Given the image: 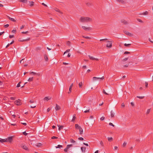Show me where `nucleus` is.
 Segmentation results:
<instances>
[{
  "mask_svg": "<svg viewBox=\"0 0 153 153\" xmlns=\"http://www.w3.org/2000/svg\"><path fill=\"white\" fill-rule=\"evenodd\" d=\"M79 21L81 22H92V19L88 17H81L79 19Z\"/></svg>",
  "mask_w": 153,
  "mask_h": 153,
  "instance_id": "f257e3e1",
  "label": "nucleus"
},
{
  "mask_svg": "<svg viewBox=\"0 0 153 153\" xmlns=\"http://www.w3.org/2000/svg\"><path fill=\"white\" fill-rule=\"evenodd\" d=\"M108 43L106 45V47L109 48H111L112 46V43L111 41H108Z\"/></svg>",
  "mask_w": 153,
  "mask_h": 153,
  "instance_id": "f03ea898",
  "label": "nucleus"
},
{
  "mask_svg": "<svg viewBox=\"0 0 153 153\" xmlns=\"http://www.w3.org/2000/svg\"><path fill=\"white\" fill-rule=\"evenodd\" d=\"M15 103L18 105H20L22 104V102H21V100L19 99L15 101Z\"/></svg>",
  "mask_w": 153,
  "mask_h": 153,
  "instance_id": "7ed1b4c3",
  "label": "nucleus"
},
{
  "mask_svg": "<svg viewBox=\"0 0 153 153\" xmlns=\"http://www.w3.org/2000/svg\"><path fill=\"white\" fill-rule=\"evenodd\" d=\"M124 33L126 34V35H128L129 36H132L133 34H131V33L129 32L127 30H124L123 31Z\"/></svg>",
  "mask_w": 153,
  "mask_h": 153,
  "instance_id": "20e7f679",
  "label": "nucleus"
},
{
  "mask_svg": "<svg viewBox=\"0 0 153 153\" xmlns=\"http://www.w3.org/2000/svg\"><path fill=\"white\" fill-rule=\"evenodd\" d=\"M30 40V38H28V39H22L21 38H19V41L20 42H24V41H29Z\"/></svg>",
  "mask_w": 153,
  "mask_h": 153,
  "instance_id": "39448f33",
  "label": "nucleus"
},
{
  "mask_svg": "<svg viewBox=\"0 0 153 153\" xmlns=\"http://www.w3.org/2000/svg\"><path fill=\"white\" fill-rule=\"evenodd\" d=\"M104 78V76H102L101 78H98V77H94L93 78V80H97V79H103Z\"/></svg>",
  "mask_w": 153,
  "mask_h": 153,
  "instance_id": "423d86ee",
  "label": "nucleus"
},
{
  "mask_svg": "<svg viewBox=\"0 0 153 153\" xmlns=\"http://www.w3.org/2000/svg\"><path fill=\"white\" fill-rule=\"evenodd\" d=\"M6 139V140H7V142H11L13 140V137H9L8 138Z\"/></svg>",
  "mask_w": 153,
  "mask_h": 153,
  "instance_id": "0eeeda50",
  "label": "nucleus"
},
{
  "mask_svg": "<svg viewBox=\"0 0 153 153\" xmlns=\"http://www.w3.org/2000/svg\"><path fill=\"white\" fill-rule=\"evenodd\" d=\"M82 27L84 30H89L91 29V28L90 27H87L85 26H82Z\"/></svg>",
  "mask_w": 153,
  "mask_h": 153,
  "instance_id": "6e6552de",
  "label": "nucleus"
},
{
  "mask_svg": "<svg viewBox=\"0 0 153 153\" xmlns=\"http://www.w3.org/2000/svg\"><path fill=\"white\" fill-rule=\"evenodd\" d=\"M55 109L56 111L59 110L61 109V107L57 104H56V106L55 107Z\"/></svg>",
  "mask_w": 153,
  "mask_h": 153,
  "instance_id": "1a4fd4ad",
  "label": "nucleus"
},
{
  "mask_svg": "<svg viewBox=\"0 0 153 153\" xmlns=\"http://www.w3.org/2000/svg\"><path fill=\"white\" fill-rule=\"evenodd\" d=\"M88 56L91 59L95 60L97 61H98L99 60V59H98L95 58H94L93 57L91 56L90 55H88Z\"/></svg>",
  "mask_w": 153,
  "mask_h": 153,
  "instance_id": "9d476101",
  "label": "nucleus"
},
{
  "mask_svg": "<svg viewBox=\"0 0 153 153\" xmlns=\"http://www.w3.org/2000/svg\"><path fill=\"white\" fill-rule=\"evenodd\" d=\"M73 83L71 84V85L70 86L69 88V91L68 92V94L70 93L71 91V89L73 86Z\"/></svg>",
  "mask_w": 153,
  "mask_h": 153,
  "instance_id": "9b49d317",
  "label": "nucleus"
},
{
  "mask_svg": "<svg viewBox=\"0 0 153 153\" xmlns=\"http://www.w3.org/2000/svg\"><path fill=\"white\" fill-rule=\"evenodd\" d=\"M7 16L8 18L10 20H11V21H13V22H16V21L14 19L10 18L9 16Z\"/></svg>",
  "mask_w": 153,
  "mask_h": 153,
  "instance_id": "f8f14e48",
  "label": "nucleus"
},
{
  "mask_svg": "<svg viewBox=\"0 0 153 153\" xmlns=\"http://www.w3.org/2000/svg\"><path fill=\"white\" fill-rule=\"evenodd\" d=\"M6 139H2L1 138H0V142L3 143L4 142H7V140H6Z\"/></svg>",
  "mask_w": 153,
  "mask_h": 153,
  "instance_id": "ddd939ff",
  "label": "nucleus"
},
{
  "mask_svg": "<svg viewBox=\"0 0 153 153\" xmlns=\"http://www.w3.org/2000/svg\"><path fill=\"white\" fill-rule=\"evenodd\" d=\"M79 134H82L83 132V130L82 129L81 127L79 128Z\"/></svg>",
  "mask_w": 153,
  "mask_h": 153,
  "instance_id": "4468645a",
  "label": "nucleus"
},
{
  "mask_svg": "<svg viewBox=\"0 0 153 153\" xmlns=\"http://www.w3.org/2000/svg\"><path fill=\"white\" fill-rule=\"evenodd\" d=\"M57 126L59 127V130L60 131L61 129H62L64 126H63L62 125L61 126L60 125H57Z\"/></svg>",
  "mask_w": 153,
  "mask_h": 153,
  "instance_id": "2eb2a0df",
  "label": "nucleus"
},
{
  "mask_svg": "<svg viewBox=\"0 0 153 153\" xmlns=\"http://www.w3.org/2000/svg\"><path fill=\"white\" fill-rule=\"evenodd\" d=\"M44 58L45 61H48V58L46 54L44 55Z\"/></svg>",
  "mask_w": 153,
  "mask_h": 153,
  "instance_id": "dca6fc26",
  "label": "nucleus"
},
{
  "mask_svg": "<svg viewBox=\"0 0 153 153\" xmlns=\"http://www.w3.org/2000/svg\"><path fill=\"white\" fill-rule=\"evenodd\" d=\"M55 10L56 11V12H57L59 13L60 14H62V12H61L60 10L58 9V8H55Z\"/></svg>",
  "mask_w": 153,
  "mask_h": 153,
  "instance_id": "f3484780",
  "label": "nucleus"
},
{
  "mask_svg": "<svg viewBox=\"0 0 153 153\" xmlns=\"http://www.w3.org/2000/svg\"><path fill=\"white\" fill-rule=\"evenodd\" d=\"M121 22L125 25H126L128 23L126 21L123 19L121 20Z\"/></svg>",
  "mask_w": 153,
  "mask_h": 153,
  "instance_id": "a211bd4d",
  "label": "nucleus"
},
{
  "mask_svg": "<svg viewBox=\"0 0 153 153\" xmlns=\"http://www.w3.org/2000/svg\"><path fill=\"white\" fill-rule=\"evenodd\" d=\"M51 97H45L44 98V100H46L47 101H48L49 100H50L51 99Z\"/></svg>",
  "mask_w": 153,
  "mask_h": 153,
  "instance_id": "6ab92c4d",
  "label": "nucleus"
},
{
  "mask_svg": "<svg viewBox=\"0 0 153 153\" xmlns=\"http://www.w3.org/2000/svg\"><path fill=\"white\" fill-rule=\"evenodd\" d=\"M117 2H118L119 3H120L122 4H124L125 3V1L123 0H116Z\"/></svg>",
  "mask_w": 153,
  "mask_h": 153,
  "instance_id": "aec40b11",
  "label": "nucleus"
},
{
  "mask_svg": "<svg viewBox=\"0 0 153 153\" xmlns=\"http://www.w3.org/2000/svg\"><path fill=\"white\" fill-rule=\"evenodd\" d=\"M114 112L112 111H111V117H114Z\"/></svg>",
  "mask_w": 153,
  "mask_h": 153,
  "instance_id": "412c9836",
  "label": "nucleus"
},
{
  "mask_svg": "<svg viewBox=\"0 0 153 153\" xmlns=\"http://www.w3.org/2000/svg\"><path fill=\"white\" fill-rule=\"evenodd\" d=\"M81 149L82 150V152H85V150L86 149L85 147H82L81 148Z\"/></svg>",
  "mask_w": 153,
  "mask_h": 153,
  "instance_id": "4be33fe9",
  "label": "nucleus"
},
{
  "mask_svg": "<svg viewBox=\"0 0 153 153\" xmlns=\"http://www.w3.org/2000/svg\"><path fill=\"white\" fill-rule=\"evenodd\" d=\"M30 74H34V75H35V74H37V75H38V76H39L40 75V74H37L36 73L34 72H30Z\"/></svg>",
  "mask_w": 153,
  "mask_h": 153,
  "instance_id": "5701e85b",
  "label": "nucleus"
},
{
  "mask_svg": "<svg viewBox=\"0 0 153 153\" xmlns=\"http://www.w3.org/2000/svg\"><path fill=\"white\" fill-rule=\"evenodd\" d=\"M22 148L24 149H25V150H28V148L26 146H25V145H23V146H22Z\"/></svg>",
  "mask_w": 153,
  "mask_h": 153,
  "instance_id": "b1692460",
  "label": "nucleus"
},
{
  "mask_svg": "<svg viewBox=\"0 0 153 153\" xmlns=\"http://www.w3.org/2000/svg\"><path fill=\"white\" fill-rule=\"evenodd\" d=\"M75 127L76 128L78 129L79 128L81 127L80 126H79L78 124H76L75 125Z\"/></svg>",
  "mask_w": 153,
  "mask_h": 153,
  "instance_id": "393cba45",
  "label": "nucleus"
},
{
  "mask_svg": "<svg viewBox=\"0 0 153 153\" xmlns=\"http://www.w3.org/2000/svg\"><path fill=\"white\" fill-rule=\"evenodd\" d=\"M29 3L30 4V6L31 7L33 6L34 5V2L33 1H29Z\"/></svg>",
  "mask_w": 153,
  "mask_h": 153,
  "instance_id": "a878e982",
  "label": "nucleus"
},
{
  "mask_svg": "<svg viewBox=\"0 0 153 153\" xmlns=\"http://www.w3.org/2000/svg\"><path fill=\"white\" fill-rule=\"evenodd\" d=\"M124 45L125 46L129 47H130V46L131 45V44H127L126 43H125L124 44Z\"/></svg>",
  "mask_w": 153,
  "mask_h": 153,
  "instance_id": "bb28decb",
  "label": "nucleus"
},
{
  "mask_svg": "<svg viewBox=\"0 0 153 153\" xmlns=\"http://www.w3.org/2000/svg\"><path fill=\"white\" fill-rule=\"evenodd\" d=\"M108 140L109 141H111L113 140V138L112 137H108Z\"/></svg>",
  "mask_w": 153,
  "mask_h": 153,
  "instance_id": "cd10ccee",
  "label": "nucleus"
},
{
  "mask_svg": "<svg viewBox=\"0 0 153 153\" xmlns=\"http://www.w3.org/2000/svg\"><path fill=\"white\" fill-rule=\"evenodd\" d=\"M148 12L147 11H146L145 12L142 13V15H147L148 14Z\"/></svg>",
  "mask_w": 153,
  "mask_h": 153,
  "instance_id": "c85d7f7f",
  "label": "nucleus"
},
{
  "mask_svg": "<svg viewBox=\"0 0 153 153\" xmlns=\"http://www.w3.org/2000/svg\"><path fill=\"white\" fill-rule=\"evenodd\" d=\"M19 1L24 3H26L27 2V0H20Z\"/></svg>",
  "mask_w": 153,
  "mask_h": 153,
  "instance_id": "c756f323",
  "label": "nucleus"
},
{
  "mask_svg": "<svg viewBox=\"0 0 153 153\" xmlns=\"http://www.w3.org/2000/svg\"><path fill=\"white\" fill-rule=\"evenodd\" d=\"M79 87L80 88H82V82H80L79 84Z\"/></svg>",
  "mask_w": 153,
  "mask_h": 153,
  "instance_id": "7c9ffc66",
  "label": "nucleus"
},
{
  "mask_svg": "<svg viewBox=\"0 0 153 153\" xmlns=\"http://www.w3.org/2000/svg\"><path fill=\"white\" fill-rule=\"evenodd\" d=\"M42 145V144L40 143H38L36 144V146L37 147H39Z\"/></svg>",
  "mask_w": 153,
  "mask_h": 153,
  "instance_id": "2f4dec72",
  "label": "nucleus"
},
{
  "mask_svg": "<svg viewBox=\"0 0 153 153\" xmlns=\"http://www.w3.org/2000/svg\"><path fill=\"white\" fill-rule=\"evenodd\" d=\"M33 77L29 78L28 79V81L29 82L32 81H33Z\"/></svg>",
  "mask_w": 153,
  "mask_h": 153,
  "instance_id": "473e14b6",
  "label": "nucleus"
},
{
  "mask_svg": "<svg viewBox=\"0 0 153 153\" xmlns=\"http://www.w3.org/2000/svg\"><path fill=\"white\" fill-rule=\"evenodd\" d=\"M66 45L69 46H70L71 45V42L69 41H68L66 42Z\"/></svg>",
  "mask_w": 153,
  "mask_h": 153,
  "instance_id": "72a5a7b5",
  "label": "nucleus"
},
{
  "mask_svg": "<svg viewBox=\"0 0 153 153\" xmlns=\"http://www.w3.org/2000/svg\"><path fill=\"white\" fill-rule=\"evenodd\" d=\"M72 144L68 145L67 146L66 148L68 149L70 147H72Z\"/></svg>",
  "mask_w": 153,
  "mask_h": 153,
  "instance_id": "f704fd0d",
  "label": "nucleus"
},
{
  "mask_svg": "<svg viewBox=\"0 0 153 153\" xmlns=\"http://www.w3.org/2000/svg\"><path fill=\"white\" fill-rule=\"evenodd\" d=\"M62 145H58L57 146H56V148H60L61 147H62Z\"/></svg>",
  "mask_w": 153,
  "mask_h": 153,
  "instance_id": "c9c22d12",
  "label": "nucleus"
},
{
  "mask_svg": "<svg viewBox=\"0 0 153 153\" xmlns=\"http://www.w3.org/2000/svg\"><path fill=\"white\" fill-rule=\"evenodd\" d=\"M70 142L71 143H74L76 142V141L72 139H70Z\"/></svg>",
  "mask_w": 153,
  "mask_h": 153,
  "instance_id": "e433bc0d",
  "label": "nucleus"
},
{
  "mask_svg": "<svg viewBox=\"0 0 153 153\" xmlns=\"http://www.w3.org/2000/svg\"><path fill=\"white\" fill-rule=\"evenodd\" d=\"M41 49V48L39 47H37L36 48V50L38 51V50H40Z\"/></svg>",
  "mask_w": 153,
  "mask_h": 153,
  "instance_id": "4c0bfd02",
  "label": "nucleus"
},
{
  "mask_svg": "<svg viewBox=\"0 0 153 153\" xmlns=\"http://www.w3.org/2000/svg\"><path fill=\"white\" fill-rule=\"evenodd\" d=\"M137 97L140 98V99H143L144 97V96H137Z\"/></svg>",
  "mask_w": 153,
  "mask_h": 153,
  "instance_id": "58836bf2",
  "label": "nucleus"
},
{
  "mask_svg": "<svg viewBox=\"0 0 153 153\" xmlns=\"http://www.w3.org/2000/svg\"><path fill=\"white\" fill-rule=\"evenodd\" d=\"M76 117L75 116H73V118L72 120L71 121H72V122H74V121L75 119H76Z\"/></svg>",
  "mask_w": 153,
  "mask_h": 153,
  "instance_id": "ea45409f",
  "label": "nucleus"
},
{
  "mask_svg": "<svg viewBox=\"0 0 153 153\" xmlns=\"http://www.w3.org/2000/svg\"><path fill=\"white\" fill-rule=\"evenodd\" d=\"M89 110H90V109H89V108H88V109L87 110L85 111H84V112L85 113H88V112H89Z\"/></svg>",
  "mask_w": 153,
  "mask_h": 153,
  "instance_id": "a19ab883",
  "label": "nucleus"
},
{
  "mask_svg": "<svg viewBox=\"0 0 153 153\" xmlns=\"http://www.w3.org/2000/svg\"><path fill=\"white\" fill-rule=\"evenodd\" d=\"M100 144L101 145V146H104V144H103V143L102 141H100Z\"/></svg>",
  "mask_w": 153,
  "mask_h": 153,
  "instance_id": "79ce46f5",
  "label": "nucleus"
},
{
  "mask_svg": "<svg viewBox=\"0 0 153 153\" xmlns=\"http://www.w3.org/2000/svg\"><path fill=\"white\" fill-rule=\"evenodd\" d=\"M102 93L104 94H105L106 95H108V94L105 91V90L104 89L103 90Z\"/></svg>",
  "mask_w": 153,
  "mask_h": 153,
  "instance_id": "37998d69",
  "label": "nucleus"
},
{
  "mask_svg": "<svg viewBox=\"0 0 153 153\" xmlns=\"http://www.w3.org/2000/svg\"><path fill=\"white\" fill-rule=\"evenodd\" d=\"M126 144H127L126 143V142H124L123 145V147H125L126 146Z\"/></svg>",
  "mask_w": 153,
  "mask_h": 153,
  "instance_id": "c03bdc74",
  "label": "nucleus"
},
{
  "mask_svg": "<svg viewBox=\"0 0 153 153\" xmlns=\"http://www.w3.org/2000/svg\"><path fill=\"white\" fill-rule=\"evenodd\" d=\"M70 51V49H68L64 53V55L66 53H67L69 52Z\"/></svg>",
  "mask_w": 153,
  "mask_h": 153,
  "instance_id": "a18cd8bd",
  "label": "nucleus"
},
{
  "mask_svg": "<svg viewBox=\"0 0 153 153\" xmlns=\"http://www.w3.org/2000/svg\"><path fill=\"white\" fill-rule=\"evenodd\" d=\"M21 83V82H20L17 84V87H19L20 86V83Z\"/></svg>",
  "mask_w": 153,
  "mask_h": 153,
  "instance_id": "49530a36",
  "label": "nucleus"
},
{
  "mask_svg": "<svg viewBox=\"0 0 153 153\" xmlns=\"http://www.w3.org/2000/svg\"><path fill=\"white\" fill-rule=\"evenodd\" d=\"M137 20L139 22H141V23H143V21L142 20H141L140 19H137Z\"/></svg>",
  "mask_w": 153,
  "mask_h": 153,
  "instance_id": "de8ad7c7",
  "label": "nucleus"
},
{
  "mask_svg": "<svg viewBox=\"0 0 153 153\" xmlns=\"http://www.w3.org/2000/svg\"><path fill=\"white\" fill-rule=\"evenodd\" d=\"M128 57L126 58H125L123 60V62L126 61H127V60H128Z\"/></svg>",
  "mask_w": 153,
  "mask_h": 153,
  "instance_id": "09e8293b",
  "label": "nucleus"
},
{
  "mask_svg": "<svg viewBox=\"0 0 153 153\" xmlns=\"http://www.w3.org/2000/svg\"><path fill=\"white\" fill-rule=\"evenodd\" d=\"M82 37L86 39H90V38L88 36H83Z\"/></svg>",
  "mask_w": 153,
  "mask_h": 153,
  "instance_id": "8fccbe9b",
  "label": "nucleus"
},
{
  "mask_svg": "<svg viewBox=\"0 0 153 153\" xmlns=\"http://www.w3.org/2000/svg\"><path fill=\"white\" fill-rule=\"evenodd\" d=\"M9 25L8 24H7L6 25H5L4 26V27L5 28H7V27H9Z\"/></svg>",
  "mask_w": 153,
  "mask_h": 153,
  "instance_id": "3c124183",
  "label": "nucleus"
},
{
  "mask_svg": "<svg viewBox=\"0 0 153 153\" xmlns=\"http://www.w3.org/2000/svg\"><path fill=\"white\" fill-rule=\"evenodd\" d=\"M150 109H148L147 111L146 112V114H149V112H150Z\"/></svg>",
  "mask_w": 153,
  "mask_h": 153,
  "instance_id": "603ef678",
  "label": "nucleus"
},
{
  "mask_svg": "<svg viewBox=\"0 0 153 153\" xmlns=\"http://www.w3.org/2000/svg\"><path fill=\"white\" fill-rule=\"evenodd\" d=\"M58 138V137L55 136H53L51 137L52 139H57Z\"/></svg>",
  "mask_w": 153,
  "mask_h": 153,
  "instance_id": "864d4df0",
  "label": "nucleus"
},
{
  "mask_svg": "<svg viewBox=\"0 0 153 153\" xmlns=\"http://www.w3.org/2000/svg\"><path fill=\"white\" fill-rule=\"evenodd\" d=\"M29 102H30V103H34V101L33 100H32L29 101Z\"/></svg>",
  "mask_w": 153,
  "mask_h": 153,
  "instance_id": "5fc2aeb1",
  "label": "nucleus"
},
{
  "mask_svg": "<svg viewBox=\"0 0 153 153\" xmlns=\"http://www.w3.org/2000/svg\"><path fill=\"white\" fill-rule=\"evenodd\" d=\"M10 114L11 115H12L13 114H14V112L13 111H10Z\"/></svg>",
  "mask_w": 153,
  "mask_h": 153,
  "instance_id": "6e6d98bb",
  "label": "nucleus"
},
{
  "mask_svg": "<svg viewBox=\"0 0 153 153\" xmlns=\"http://www.w3.org/2000/svg\"><path fill=\"white\" fill-rule=\"evenodd\" d=\"M10 100H15V98L14 97H10Z\"/></svg>",
  "mask_w": 153,
  "mask_h": 153,
  "instance_id": "4d7b16f0",
  "label": "nucleus"
},
{
  "mask_svg": "<svg viewBox=\"0 0 153 153\" xmlns=\"http://www.w3.org/2000/svg\"><path fill=\"white\" fill-rule=\"evenodd\" d=\"M109 125L110 126H112L113 127H114V125H113L112 123H109Z\"/></svg>",
  "mask_w": 153,
  "mask_h": 153,
  "instance_id": "13d9d810",
  "label": "nucleus"
},
{
  "mask_svg": "<svg viewBox=\"0 0 153 153\" xmlns=\"http://www.w3.org/2000/svg\"><path fill=\"white\" fill-rule=\"evenodd\" d=\"M105 119V117H102L101 118H100V120H103Z\"/></svg>",
  "mask_w": 153,
  "mask_h": 153,
  "instance_id": "bf43d9fd",
  "label": "nucleus"
},
{
  "mask_svg": "<svg viewBox=\"0 0 153 153\" xmlns=\"http://www.w3.org/2000/svg\"><path fill=\"white\" fill-rule=\"evenodd\" d=\"M86 5L88 6H89L91 5V3L89 2L87 3L86 4Z\"/></svg>",
  "mask_w": 153,
  "mask_h": 153,
  "instance_id": "052dcab7",
  "label": "nucleus"
},
{
  "mask_svg": "<svg viewBox=\"0 0 153 153\" xmlns=\"http://www.w3.org/2000/svg\"><path fill=\"white\" fill-rule=\"evenodd\" d=\"M78 139L80 140H83L84 139H83V138L82 137H79L78 138Z\"/></svg>",
  "mask_w": 153,
  "mask_h": 153,
  "instance_id": "680f3d73",
  "label": "nucleus"
},
{
  "mask_svg": "<svg viewBox=\"0 0 153 153\" xmlns=\"http://www.w3.org/2000/svg\"><path fill=\"white\" fill-rule=\"evenodd\" d=\"M129 65V64H127L126 65H125L123 66L124 67H128Z\"/></svg>",
  "mask_w": 153,
  "mask_h": 153,
  "instance_id": "e2e57ef3",
  "label": "nucleus"
},
{
  "mask_svg": "<svg viewBox=\"0 0 153 153\" xmlns=\"http://www.w3.org/2000/svg\"><path fill=\"white\" fill-rule=\"evenodd\" d=\"M28 33V31H26V32H22V34H26V33Z\"/></svg>",
  "mask_w": 153,
  "mask_h": 153,
  "instance_id": "0e129e2a",
  "label": "nucleus"
},
{
  "mask_svg": "<svg viewBox=\"0 0 153 153\" xmlns=\"http://www.w3.org/2000/svg\"><path fill=\"white\" fill-rule=\"evenodd\" d=\"M108 40V39H101L100 40V41H104V40Z\"/></svg>",
  "mask_w": 153,
  "mask_h": 153,
  "instance_id": "69168bd1",
  "label": "nucleus"
},
{
  "mask_svg": "<svg viewBox=\"0 0 153 153\" xmlns=\"http://www.w3.org/2000/svg\"><path fill=\"white\" fill-rule=\"evenodd\" d=\"M14 36L13 35H10L9 36V37L10 38H13Z\"/></svg>",
  "mask_w": 153,
  "mask_h": 153,
  "instance_id": "338daca9",
  "label": "nucleus"
},
{
  "mask_svg": "<svg viewBox=\"0 0 153 153\" xmlns=\"http://www.w3.org/2000/svg\"><path fill=\"white\" fill-rule=\"evenodd\" d=\"M130 53L129 52H128V51H125L124 52V54H129Z\"/></svg>",
  "mask_w": 153,
  "mask_h": 153,
  "instance_id": "774afa93",
  "label": "nucleus"
}]
</instances>
